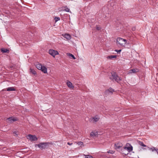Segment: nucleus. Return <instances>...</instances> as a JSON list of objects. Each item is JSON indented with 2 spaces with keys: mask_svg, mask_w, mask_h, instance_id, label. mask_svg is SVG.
<instances>
[{
  "mask_svg": "<svg viewBox=\"0 0 158 158\" xmlns=\"http://www.w3.org/2000/svg\"><path fill=\"white\" fill-rule=\"evenodd\" d=\"M110 76V79L113 81L114 80L118 82L122 80V78L118 77L115 72L111 73Z\"/></svg>",
  "mask_w": 158,
  "mask_h": 158,
  "instance_id": "f257e3e1",
  "label": "nucleus"
},
{
  "mask_svg": "<svg viewBox=\"0 0 158 158\" xmlns=\"http://www.w3.org/2000/svg\"><path fill=\"white\" fill-rule=\"evenodd\" d=\"M116 41L118 44L120 45L122 47H124L127 42V40L121 38H118L117 39Z\"/></svg>",
  "mask_w": 158,
  "mask_h": 158,
  "instance_id": "f03ea898",
  "label": "nucleus"
},
{
  "mask_svg": "<svg viewBox=\"0 0 158 158\" xmlns=\"http://www.w3.org/2000/svg\"><path fill=\"white\" fill-rule=\"evenodd\" d=\"M128 144L130 146L129 147H124L122 149V151L123 152V153L125 155H127L128 154V153H125L123 152L124 151L127 150L128 152H130L132 151L133 149V148L132 146L130 145L129 143H127V146Z\"/></svg>",
  "mask_w": 158,
  "mask_h": 158,
  "instance_id": "7ed1b4c3",
  "label": "nucleus"
},
{
  "mask_svg": "<svg viewBox=\"0 0 158 158\" xmlns=\"http://www.w3.org/2000/svg\"><path fill=\"white\" fill-rule=\"evenodd\" d=\"M48 143H41L37 145V146L41 149H45L48 146Z\"/></svg>",
  "mask_w": 158,
  "mask_h": 158,
  "instance_id": "20e7f679",
  "label": "nucleus"
},
{
  "mask_svg": "<svg viewBox=\"0 0 158 158\" xmlns=\"http://www.w3.org/2000/svg\"><path fill=\"white\" fill-rule=\"evenodd\" d=\"M49 53L54 57H55V56L59 54V53L57 51L52 49H50L49 50Z\"/></svg>",
  "mask_w": 158,
  "mask_h": 158,
  "instance_id": "39448f33",
  "label": "nucleus"
},
{
  "mask_svg": "<svg viewBox=\"0 0 158 158\" xmlns=\"http://www.w3.org/2000/svg\"><path fill=\"white\" fill-rule=\"evenodd\" d=\"M27 139L31 141H35L37 140V138L35 135H27Z\"/></svg>",
  "mask_w": 158,
  "mask_h": 158,
  "instance_id": "423d86ee",
  "label": "nucleus"
},
{
  "mask_svg": "<svg viewBox=\"0 0 158 158\" xmlns=\"http://www.w3.org/2000/svg\"><path fill=\"white\" fill-rule=\"evenodd\" d=\"M115 148L116 149H119L123 146V144L121 143H115L114 144Z\"/></svg>",
  "mask_w": 158,
  "mask_h": 158,
  "instance_id": "0eeeda50",
  "label": "nucleus"
},
{
  "mask_svg": "<svg viewBox=\"0 0 158 158\" xmlns=\"http://www.w3.org/2000/svg\"><path fill=\"white\" fill-rule=\"evenodd\" d=\"M7 119L10 123H12L13 122L17 121V119L16 118H13L12 117H9L7 118Z\"/></svg>",
  "mask_w": 158,
  "mask_h": 158,
  "instance_id": "6e6552de",
  "label": "nucleus"
},
{
  "mask_svg": "<svg viewBox=\"0 0 158 158\" xmlns=\"http://www.w3.org/2000/svg\"><path fill=\"white\" fill-rule=\"evenodd\" d=\"M40 70L45 73H47V69L44 66H43L42 67L41 69Z\"/></svg>",
  "mask_w": 158,
  "mask_h": 158,
  "instance_id": "1a4fd4ad",
  "label": "nucleus"
},
{
  "mask_svg": "<svg viewBox=\"0 0 158 158\" xmlns=\"http://www.w3.org/2000/svg\"><path fill=\"white\" fill-rule=\"evenodd\" d=\"M139 72V69H133L129 70V73H135Z\"/></svg>",
  "mask_w": 158,
  "mask_h": 158,
  "instance_id": "9d476101",
  "label": "nucleus"
},
{
  "mask_svg": "<svg viewBox=\"0 0 158 158\" xmlns=\"http://www.w3.org/2000/svg\"><path fill=\"white\" fill-rule=\"evenodd\" d=\"M67 84L68 87L70 88H74V86L73 85L72 83L69 81L67 82Z\"/></svg>",
  "mask_w": 158,
  "mask_h": 158,
  "instance_id": "9b49d317",
  "label": "nucleus"
},
{
  "mask_svg": "<svg viewBox=\"0 0 158 158\" xmlns=\"http://www.w3.org/2000/svg\"><path fill=\"white\" fill-rule=\"evenodd\" d=\"M98 135V132H92L90 134V135L91 136H97Z\"/></svg>",
  "mask_w": 158,
  "mask_h": 158,
  "instance_id": "f8f14e48",
  "label": "nucleus"
},
{
  "mask_svg": "<svg viewBox=\"0 0 158 158\" xmlns=\"http://www.w3.org/2000/svg\"><path fill=\"white\" fill-rule=\"evenodd\" d=\"M63 36L68 40H69L71 39V36L69 34H65Z\"/></svg>",
  "mask_w": 158,
  "mask_h": 158,
  "instance_id": "ddd939ff",
  "label": "nucleus"
},
{
  "mask_svg": "<svg viewBox=\"0 0 158 158\" xmlns=\"http://www.w3.org/2000/svg\"><path fill=\"white\" fill-rule=\"evenodd\" d=\"M92 120H93L94 122H96L98 121L99 119V118L97 116H96L92 118Z\"/></svg>",
  "mask_w": 158,
  "mask_h": 158,
  "instance_id": "4468645a",
  "label": "nucleus"
},
{
  "mask_svg": "<svg viewBox=\"0 0 158 158\" xmlns=\"http://www.w3.org/2000/svg\"><path fill=\"white\" fill-rule=\"evenodd\" d=\"M15 89L13 87H9L7 88V91H15Z\"/></svg>",
  "mask_w": 158,
  "mask_h": 158,
  "instance_id": "2eb2a0df",
  "label": "nucleus"
},
{
  "mask_svg": "<svg viewBox=\"0 0 158 158\" xmlns=\"http://www.w3.org/2000/svg\"><path fill=\"white\" fill-rule=\"evenodd\" d=\"M63 8L64 9L63 10V11H64L67 12H70V9L69 8H68V7L67 6H64V7H63Z\"/></svg>",
  "mask_w": 158,
  "mask_h": 158,
  "instance_id": "dca6fc26",
  "label": "nucleus"
},
{
  "mask_svg": "<svg viewBox=\"0 0 158 158\" xmlns=\"http://www.w3.org/2000/svg\"><path fill=\"white\" fill-rule=\"evenodd\" d=\"M1 51L3 53L8 52L9 50L6 48H2L1 49Z\"/></svg>",
  "mask_w": 158,
  "mask_h": 158,
  "instance_id": "f3484780",
  "label": "nucleus"
},
{
  "mask_svg": "<svg viewBox=\"0 0 158 158\" xmlns=\"http://www.w3.org/2000/svg\"><path fill=\"white\" fill-rule=\"evenodd\" d=\"M42 66H43L40 64H37L36 65V68L39 70H40L41 69L42 67Z\"/></svg>",
  "mask_w": 158,
  "mask_h": 158,
  "instance_id": "a211bd4d",
  "label": "nucleus"
},
{
  "mask_svg": "<svg viewBox=\"0 0 158 158\" xmlns=\"http://www.w3.org/2000/svg\"><path fill=\"white\" fill-rule=\"evenodd\" d=\"M117 57L116 55H111L110 56H109L107 57V59H111L113 58H116Z\"/></svg>",
  "mask_w": 158,
  "mask_h": 158,
  "instance_id": "6ab92c4d",
  "label": "nucleus"
},
{
  "mask_svg": "<svg viewBox=\"0 0 158 158\" xmlns=\"http://www.w3.org/2000/svg\"><path fill=\"white\" fill-rule=\"evenodd\" d=\"M30 71L31 73H32L34 75L36 74V72L34 69L31 68L30 69Z\"/></svg>",
  "mask_w": 158,
  "mask_h": 158,
  "instance_id": "aec40b11",
  "label": "nucleus"
},
{
  "mask_svg": "<svg viewBox=\"0 0 158 158\" xmlns=\"http://www.w3.org/2000/svg\"><path fill=\"white\" fill-rule=\"evenodd\" d=\"M67 55L70 57H72L74 59H75V56L72 54L71 53H67Z\"/></svg>",
  "mask_w": 158,
  "mask_h": 158,
  "instance_id": "412c9836",
  "label": "nucleus"
},
{
  "mask_svg": "<svg viewBox=\"0 0 158 158\" xmlns=\"http://www.w3.org/2000/svg\"><path fill=\"white\" fill-rule=\"evenodd\" d=\"M108 91L111 93H112L113 92H114V90L112 88H110L108 90Z\"/></svg>",
  "mask_w": 158,
  "mask_h": 158,
  "instance_id": "4be33fe9",
  "label": "nucleus"
},
{
  "mask_svg": "<svg viewBox=\"0 0 158 158\" xmlns=\"http://www.w3.org/2000/svg\"><path fill=\"white\" fill-rule=\"evenodd\" d=\"M139 145L142 146L144 147H146V145H145L142 142L139 141Z\"/></svg>",
  "mask_w": 158,
  "mask_h": 158,
  "instance_id": "5701e85b",
  "label": "nucleus"
},
{
  "mask_svg": "<svg viewBox=\"0 0 158 158\" xmlns=\"http://www.w3.org/2000/svg\"><path fill=\"white\" fill-rule=\"evenodd\" d=\"M156 149H157V148H156L155 147H152V148H151L150 149V150L151 151H152V152H153L154 151H156Z\"/></svg>",
  "mask_w": 158,
  "mask_h": 158,
  "instance_id": "b1692460",
  "label": "nucleus"
},
{
  "mask_svg": "<svg viewBox=\"0 0 158 158\" xmlns=\"http://www.w3.org/2000/svg\"><path fill=\"white\" fill-rule=\"evenodd\" d=\"M55 22H56L57 21H58L60 20V18L58 17H56L55 18Z\"/></svg>",
  "mask_w": 158,
  "mask_h": 158,
  "instance_id": "393cba45",
  "label": "nucleus"
},
{
  "mask_svg": "<svg viewBox=\"0 0 158 158\" xmlns=\"http://www.w3.org/2000/svg\"><path fill=\"white\" fill-rule=\"evenodd\" d=\"M84 155L85 156V158H93V157L91 156H89V155L86 156L85 155Z\"/></svg>",
  "mask_w": 158,
  "mask_h": 158,
  "instance_id": "a878e982",
  "label": "nucleus"
},
{
  "mask_svg": "<svg viewBox=\"0 0 158 158\" xmlns=\"http://www.w3.org/2000/svg\"><path fill=\"white\" fill-rule=\"evenodd\" d=\"M96 28L98 30H99L101 29V27L97 25L96 26Z\"/></svg>",
  "mask_w": 158,
  "mask_h": 158,
  "instance_id": "bb28decb",
  "label": "nucleus"
},
{
  "mask_svg": "<svg viewBox=\"0 0 158 158\" xmlns=\"http://www.w3.org/2000/svg\"><path fill=\"white\" fill-rule=\"evenodd\" d=\"M107 153H108L113 154L114 152L113 151L109 150L107 152Z\"/></svg>",
  "mask_w": 158,
  "mask_h": 158,
  "instance_id": "cd10ccee",
  "label": "nucleus"
},
{
  "mask_svg": "<svg viewBox=\"0 0 158 158\" xmlns=\"http://www.w3.org/2000/svg\"><path fill=\"white\" fill-rule=\"evenodd\" d=\"M83 144V142H79L78 143V144L79 145H82Z\"/></svg>",
  "mask_w": 158,
  "mask_h": 158,
  "instance_id": "c85d7f7f",
  "label": "nucleus"
},
{
  "mask_svg": "<svg viewBox=\"0 0 158 158\" xmlns=\"http://www.w3.org/2000/svg\"><path fill=\"white\" fill-rule=\"evenodd\" d=\"M121 50H115V51L117 52H121Z\"/></svg>",
  "mask_w": 158,
  "mask_h": 158,
  "instance_id": "c756f323",
  "label": "nucleus"
},
{
  "mask_svg": "<svg viewBox=\"0 0 158 158\" xmlns=\"http://www.w3.org/2000/svg\"><path fill=\"white\" fill-rule=\"evenodd\" d=\"M73 143H70L69 142H68L67 143V144L69 145H71L73 144Z\"/></svg>",
  "mask_w": 158,
  "mask_h": 158,
  "instance_id": "7c9ffc66",
  "label": "nucleus"
},
{
  "mask_svg": "<svg viewBox=\"0 0 158 158\" xmlns=\"http://www.w3.org/2000/svg\"><path fill=\"white\" fill-rule=\"evenodd\" d=\"M17 132L16 131H14L13 132V133L15 134V135H17V134H16Z\"/></svg>",
  "mask_w": 158,
  "mask_h": 158,
  "instance_id": "2f4dec72",
  "label": "nucleus"
},
{
  "mask_svg": "<svg viewBox=\"0 0 158 158\" xmlns=\"http://www.w3.org/2000/svg\"><path fill=\"white\" fill-rule=\"evenodd\" d=\"M156 152L157 153L158 155V149L157 148L156 149Z\"/></svg>",
  "mask_w": 158,
  "mask_h": 158,
  "instance_id": "473e14b6",
  "label": "nucleus"
},
{
  "mask_svg": "<svg viewBox=\"0 0 158 158\" xmlns=\"http://www.w3.org/2000/svg\"><path fill=\"white\" fill-rule=\"evenodd\" d=\"M135 28H133L132 29V30H133V31H134V30H135Z\"/></svg>",
  "mask_w": 158,
  "mask_h": 158,
  "instance_id": "72a5a7b5",
  "label": "nucleus"
},
{
  "mask_svg": "<svg viewBox=\"0 0 158 158\" xmlns=\"http://www.w3.org/2000/svg\"><path fill=\"white\" fill-rule=\"evenodd\" d=\"M5 90H4V89H3V90H2V91H5Z\"/></svg>",
  "mask_w": 158,
  "mask_h": 158,
  "instance_id": "f704fd0d",
  "label": "nucleus"
}]
</instances>
